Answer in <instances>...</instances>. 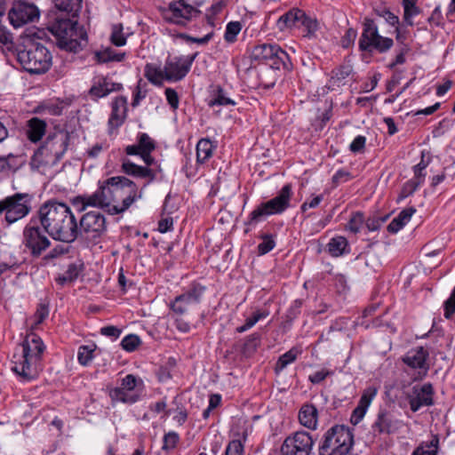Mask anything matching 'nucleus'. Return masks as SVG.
I'll list each match as a JSON object with an SVG mask.
<instances>
[{"label":"nucleus","instance_id":"nucleus-39","mask_svg":"<svg viewBox=\"0 0 455 455\" xmlns=\"http://www.w3.org/2000/svg\"><path fill=\"white\" fill-rule=\"evenodd\" d=\"M377 16L383 18L385 21L392 27L395 28L396 39L400 40L399 18L386 7L374 10Z\"/></svg>","mask_w":455,"mask_h":455},{"label":"nucleus","instance_id":"nucleus-10","mask_svg":"<svg viewBox=\"0 0 455 455\" xmlns=\"http://www.w3.org/2000/svg\"><path fill=\"white\" fill-rule=\"evenodd\" d=\"M394 45L392 38L382 36L374 20L364 18L358 47L361 52L385 53Z\"/></svg>","mask_w":455,"mask_h":455},{"label":"nucleus","instance_id":"nucleus-35","mask_svg":"<svg viewBox=\"0 0 455 455\" xmlns=\"http://www.w3.org/2000/svg\"><path fill=\"white\" fill-rule=\"evenodd\" d=\"M439 448V437L433 435L429 442L421 443L412 452L411 455H436Z\"/></svg>","mask_w":455,"mask_h":455},{"label":"nucleus","instance_id":"nucleus-25","mask_svg":"<svg viewBox=\"0 0 455 455\" xmlns=\"http://www.w3.org/2000/svg\"><path fill=\"white\" fill-rule=\"evenodd\" d=\"M122 170L127 175H131L135 178L148 179V182H151L156 179V172L153 169L137 165L129 159L123 160Z\"/></svg>","mask_w":455,"mask_h":455},{"label":"nucleus","instance_id":"nucleus-18","mask_svg":"<svg viewBox=\"0 0 455 455\" xmlns=\"http://www.w3.org/2000/svg\"><path fill=\"white\" fill-rule=\"evenodd\" d=\"M428 356V350L420 346L408 351L402 360L410 368L419 370L418 377L415 379H422L427 375L430 368L427 363Z\"/></svg>","mask_w":455,"mask_h":455},{"label":"nucleus","instance_id":"nucleus-51","mask_svg":"<svg viewBox=\"0 0 455 455\" xmlns=\"http://www.w3.org/2000/svg\"><path fill=\"white\" fill-rule=\"evenodd\" d=\"M138 144L141 153L152 152L156 149V142L147 133L139 134Z\"/></svg>","mask_w":455,"mask_h":455},{"label":"nucleus","instance_id":"nucleus-55","mask_svg":"<svg viewBox=\"0 0 455 455\" xmlns=\"http://www.w3.org/2000/svg\"><path fill=\"white\" fill-rule=\"evenodd\" d=\"M263 241L258 245V251L260 255H264L272 251L275 243L270 235H263Z\"/></svg>","mask_w":455,"mask_h":455},{"label":"nucleus","instance_id":"nucleus-57","mask_svg":"<svg viewBox=\"0 0 455 455\" xmlns=\"http://www.w3.org/2000/svg\"><path fill=\"white\" fill-rule=\"evenodd\" d=\"M444 317L450 319L455 314V286L450 298L444 302Z\"/></svg>","mask_w":455,"mask_h":455},{"label":"nucleus","instance_id":"nucleus-29","mask_svg":"<svg viewBox=\"0 0 455 455\" xmlns=\"http://www.w3.org/2000/svg\"><path fill=\"white\" fill-rule=\"evenodd\" d=\"M46 123L37 117H33L28 122L27 136L32 142L39 141L45 133Z\"/></svg>","mask_w":455,"mask_h":455},{"label":"nucleus","instance_id":"nucleus-49","mask_svg":"<svg viewBox=\"0 0 455 455\" xmlns=\"http://www.w3.org/2000/svg\"><path fill=\"white\" fill-rule=\"evenodd\" d=\"M122 24H116L112 27L110 41L114 45L123 46L126 44V37L124 36Z\"/></svg>","mask_w":455,"mask_h":455},{"label":"nucleus","instance_id":"nucleus-53","mask_svg":"<svg viewBox=\"0 0 455 455\" xmlns=\"http://www.w3.org/2000/svg\"><path fill=\"white\" fill-rule=\"evenodd\" d=\"M303 26L305 29L307 30V34L305 35L307 37H311L315 35V31L318 28V23L315 20H312L311 18L307 17L306 13L304 12V17L301 18L299 21V26Z\"/></svg>","mask_w":455,"mask_h":455},{"label":"nucleus","instance_id":"nucleus-26","mask_svg":"<svg viewBox=\"0 0 455 455\" xmlns=\"http://www.w3.org/2000/svg\"><path fill=\"white\" fill-rule=\"evenodd\" d=\"M109 397L113 403H123L125 404H133L140 401L141 397L140 391H126L125 389L114 387L109 390Z\"/></svg>","mask_w":455,"mask_h":455},{"label":"nucleus","instance_id":"nucleus-33","mask_svg":"<svg viewBox=\"0 0 455 455\" xmlns=\"http://www.w3.org/2000/svg\"><path fill=\"white\" fill-rule=\"evenodd\" d=\"M214 146L209 139H201L196 145V162L204 164L212 157Z\"/></svg>","mask_w":455,"mask_h":455},{"label":"nucleus","instance_id":"nucleus-38","mask_svg":"<svg viewBox=\"0 0 455 455\" xmlns=\"http://www.w3.org/2000/svg\"><path fill=\"white\" fill-rule=\"evenodd\" d=\"M108 85V79L106 77H98L94 79L92 87L89 90V95L93 100H98L100 98L106 97V86Z\"/></svg>","mask_w":455,"mask_h":455},{"label":"nucleus","instance_id":"nucleus-45","mask_svg":"<svg viewBox=\"0 0 455 455\" xmlns=\"http://www.w3.org/2000/svg\"><path fill=\"white\" fill-rule=\"evenodd\" d=\"M352 72V68L349 65H343L332 70L331 81L338 86L343 84L345 79Z\"/></svg>","mask_w":455,"mask_h":455},{"label":"nucleus","instance_id":"nucleus-9","mask_svg":"<svg viewBox=\"0 0 455 455\" xmlns=\"http://www.w3.org/2000/svg\"><path fill=\"white\" fill-rule=\"evenodd\" d=\"M292 187L285 184L276 196L259 204L249 215L247 225H256L266 217L274 214H282L291 206L292 197Z\"/></svg>","mask_w":455,"mask_h":455},{"label":"nucleus","instance_id":"nucleus-15","mask_svg":"<svg viewBox=\"0 0 455 455\" xmlns=\"http://www.w3.org/2000/svg\"><path fill=\"white\" fill-rule=\"evenodd\" d=\"M314 444L315 440L308 432L297 431L284 439L280 451L283 455H310Z\"/></svg>","mask_w":455,"mask_h":455},{"label":"nucleus","instance_id":"nucleus-34","mask_svg":"<svg viewBox=\"0 0 455 455\" xmlns=\"http://www.w3.org/2000/svg\"><path fill=\"white\" fill-rule=\"evenodd\" d=\"M144 75L147 79L155 85L160 86L163 84V80L165 79V69H162L154 64L148 63L145 66Z\"/></svg>","mask_w":455,"mask_h":455},{"label":"nucleus","instance_id":"nucleus-43","mask_svg":"<svg viewBox=\"0 0 455 455\" xmlns=\"http://www.w3.org/2000/svg\"><path fill=\"white\" fill-rule=\"evenodd\" d=\"M20 166L18 157L12 154L0 156V172H16Z\"/></svg>","mask_w":455,"mask_h":455},{"label":"nucleus","instance_id":"nucleus-46","mask_svg":"<svg viewBox=\"0 0 455 455\" xmlns=\"http://www.w3.org/2000/svg\"><path fill=\"white\" fill-rule=\"evenodd\" d=\"M421 184L422 180H418L414 179L406 181L401 189L397 201L403 200L406 197L411 196Z\"/></svg>","mask_w":455,"mask_h":455},{"label":"nucleus","instance_id":"nucleus-52","mask_svg":"<svg viewBox=\"0 0 455 455\" xmlns=\"http://www.w3.org/2000/svg\"><path fill=\"white\" fill-rule=\"evenodd\" d=\"M93 351L90 346H81L77 354L78 362L84 366L87 365L93 358Z\"/></svg>","mask_w":455,"mask_h":455},{"label":"nucleus","instance_id":"nucleus-31","mask_svg":"<svg viewBox=\"0 0 455 455\" xmlns=\"http://www.w3.org/2000/svg\"><path fill=\"white\" fill-rule=\"evenodd\" d=\"M125 57V52H116L111 47H106L94 52V59L100 64L111 61L121 62Z\"/></svg>","mask_w":455,"mask_h":455},{"label":"nucleus","instance_id":"nucleus-60","mask_svg":"<svg viewBox=\"0 0 455 455\" xmlns=\"http://www.w3.org/2000/svg\"><path fill=\"white\" fill-rule=\"evenodd\" d=\"M427 166V163L425 162L424 156L421 157L420 162L416 164L413 167V172H414V180H422V183L424 182V179L426 176V173L424 172L425 169Z\"/></svg>","mask_w":455,"mask_h":455},{"label":"nucleus","instance_id":"nucleus-16","mask_svg":"<svg viewBox=\"0 0 455 455\" xmlns=\"http://www.w3.org/2000/svg\"><path fill=\"white\" fill-rule=\"evenodd\" d=\"M204 291V286L200 283H192L188 291L177 296L174 300L171 302L170 307L175 315L182 316L188 313L193 306L200 303Z\"/></svg>","mask_w":455,"mask_h":455},{"label":"nucleus","instance_id":"nucleus-58","mask_svg":"<svg viewBox=\"0 0 455 455\" xmlns=\"http://www.w3.org/2000/svg\"><path fill=\"white\" fill-rule=\"evenodd\" d=\"M48 315H49L48 305H46L44 303H40L37 307V309H36L35 315H34L36 324H40L41 323H43L44 321V319L48 316Z\"/></svg>","mask_w":455,"mask_h":455},{"label":"nucleus","instance_id":"nucleus-2","mask_svg":"<svg viewBox=\"0 0 455 455\" xmlns=\"http://www.w3.org/2000/svg\"><path fill=\"white\" fill-rule=\"evenodd\" d=\"M32 217L52 239L68 243L76 239L77 222L66 204L53 200L46 201Z\"/></svg>","mask_w":455,"mask_h":455},{"label":"nucleus","instance_id":"nucleus-6","mask_svg":"<svg viewBox=\"0 0 455 455\" xmlns=\"http://www.w3.org/2000/svg\"><path fill=\"white\" fill-rule=\"evenodd\" d=\"M69 143L68 132L60 131L49 134L44 144L34 153L30 160L32 169L55 165L64 156Z\"/></svg>","mask_w":455,"mask_h":455},{"label":"nucleus","instance_id":"nucleus-22","mask_svg":"<svg viewBox=\"0 0 455 455\" xmlns=\"http://www.w3.org/2000/svg\"><path fill=\"white\" fill-rule=\"evenodd\" d=\"M377 393L378 388L373 386L368 387L363 390L359 403L354 409L350 418V422L353 425H357L363 419L368 407L370 406L373 398L376 396Z\"/></svg>","mask_w":455,"mask_h":455},{"label":"nucleus","instance_id":"nucleus-8","mask_svg":"<svg viewBox=\"0 0 455 455\" xmlns=\"http://www.w3.org/2000/svg\"><path fill=\"white\" fill-rule=\"evenodd\" d=\"M33 200V194L21 192L4 197L0 200V218L4 215L7 227L23 220L32 212Z\"/></svg>","mask_w":455,"mask_h":455},{"label":"nucleus","instance_id":"nucleus-40","mask_svg":"<svg viewBox=\"0 0 455 455\" xmlns=\"http://www.w3.org/2000/svg\"><path fill=\"white\" fill-rule=\"evenodd\" d=\"M299 354V351L296 347L291 348L289 351L282 355L275 365V371L276 374H279L288 364L293 363Z\"/></svg>","mask_w":455,"mask_h":455},{"label":"nucleus","instance_id":"nucleus-64","mask_svg":"<svg viewBox=\"0 0 455 455\" xmlns=\"http://www.w3.org/2000/svg\"><path fill=\"white\" fill-rule=\"evenodd\" d=\"M352 178V175L349 172L340 169L336 172V173L332 176V183L335 185H339V183L346 182Z\"/></svg>","mask_w":455,"mask_h":455},{"label":"nucleus","instance_id":"nucleus-27","mask_svg":"<svg viewBox=\"0 0 455 455\" xmlns=\"http://www.w3.org/2000/svg\"><path fill=\"white\" fill-rule=\"evenodd\" d=\"M303 17V11L291 9L278 19L277 27L281 31L291 27H299V21Z\"/></svg>","mask_w":455,"mask_h":455},{"label":"nucleus","instance_id":"nucleus-20","mask_svg":"<svg viewBox=\"0 0 455 455\" xmlns=\"http://www.w3.org/2000/svg\"><path fill=\"white\" fill-rule=\"evenodd\" d=\"M165 80L178 82L182 80L189 72L186 67L183 56H169L164 63Z\"/></svg>","mask_w":455,"mask_h":455},{"label":"nucleus","instance_id":"nucleus-13","mask_svg":"<svg viewBox=\"0 0 455 455\" xmlns=\"http://www.w3.org/2000/svg\"><path fill=\"white\" fill-rule=\"evenodd\" d=\"M107 231L106 219L98 211L84 213L77 224L76 237L80 235L84 239L98 243V239Z\"/></svg>","mask_w":455,"mask_h":455},{"label":"nucleus","instance_id":"nucleus-11","mask_svg":"<svg viewBox=\"0 0 455 455\" xmlns=\"http://www.w3.org/2000/svg\"><path fill=\"white\" fill-rule=\"evenodd\" d=\"M251 58L276 70L281 68L289 70L291 68L288 53L276 44H262L254 46Z\"/></svg>","mask_w":455,"mask_h":455},{"label":"nucleus","instance_id":"nucleus-28","mask_svg":"<svg viewBox=\"0 0 455 455\" xmlns=\"http://www.w3.org/2000/svg\"><path fill=\"white\" fill-rule=\"evenodd\" d=\"M55 7L61 12H65L64 17L77 18L82 9V0H53Z\"/></svg>","mask_w":455,"mask_h":455},{"label":"nucleus","instance_id":"nucleus-47","mask_svg":"<svg viewBox=\"0 0 455 455\" xmlns=\"http://www.w3.org/2000/svg\"><path fill=\"white\" fill-rule=\"evenodd\" d=\"M242 29V25L239 21H230L226 27L224 38L226 42L232 44L236 41V36Z\"/></svg>","mask_w":455,"mask_h":455},{"label":"nucleus","instance_id":"nucleus-30","mask_svg":"<svg viewBox=\"0 0 455 455\" xmlns=\"http://www.w3.org/2000/svg\"><path fill=\"white\" fill-rule=\"evenodd\" d=\"M416 212L414 207L403 209L400 213L392 220L387 226V231L392 234L397 233L401 230L411 220L412 215Z\"/></svg>","mask_w":455,"mask_h":455},{"label":"nucleus","instance_id":"nucleus-50","mask_svg":"<svg viewBox=\"0 0 455 455\" xmlns=\"http://www.w3.org/2000/svg\"><path fill=\"white\" fill-rule=\"evenodd\" d=\"M140 342L138 335L129 334L122 339L121 346L125 351L132 352L140 346Z\"/></svg>","mask_w":455,"mask_h":455},{"label":"nucleus","instance_id":"nucleus-56","mask_svg":"<svg viewBox=\"0 0 455 455\" xmlns=\"http://www.w3.org/2000/svg\"><path fill=\"white\" fill-rule=\"evenodd\" d=\"M180 440V436L176 432H169L164 436V444L162 449L164 451L172 450L176 447L178 442Z\"/></svg>","mask_w":455,"mask_h":455},{"label":"nucleus","instance_id":"nucleus-42","mask_svg":"<svg viewBox=\"0 0 455 455\" xmlns=\"http://www.w3.org/2000/svg\"><path fill=\"white\" fill-rule=\"evenodd\" d=\"M403 20L408 26H413L412 18L420 13L415 0H403Z\"/></svg>","mask_w":455,"mask_h":455},{"label":"nucleus","instance_id":"nucleus-17","mask_svg":"<svg viewBox=\"0 0 455 455\" xmlns=\"http://www.w3.org/2000/svg\"><path fill=\"white\" fill-rule=\"evenodd\" d=\"M198 13L199 11L195 7L186 4L184 0H179L170 3L169 8L164 12V18L168 22L185 26L192 17Z\"/></svg>","mask_w":455,"mask_h":455},{"label":"nucleus","instance_id":"nucleus-21","mask_svg":"<svg viewBox=\"0 0 455 455\" xmlns=\"http://www.w3.org/2000/svg\"><path fill=\"white\" fill-rule=\"evenodd\" d=\"M396 420L394 419L393 414L386 409H380L375 421L371 426L373 435H390L396 430Z\"/></svg>","mask_w":455,"mask_h":455},{"label":"nucleus","instance_id":"nucleus-12","mask_svg":"<svg viewBox=\"0 0 455 455\" xmlns=\"http://www.w3.org/2000/svg\"><path fill=\"white\" fill-rule=\"evenodd\" d=\"M47 235L40 223L31 216L23 228L22 243L32 257L41 256L51 246L52 242Z\"/></svg>","mask_w":455,"mask_h":455},{"label":"nucleus","instance_id":"nucleus-63","mask_svg":"<svg viewBox=\"0 0 455 455\" xmlns=\"http://www.w3.org/2000/svg\"><path fill=\"white\" fill-rule=\"evenodd\" d=\"M366 138L363 135L356 136L351 142L349 148L354 153L361 152L365 147Z\"/></svg>","mask_w":455,"mask_h":455},{"label":"nucleus","instance_id":"nucleus-41","mask_svg":"<svg viewBox=\"0 0 455 455\" xmlns=\"http://www.w3.org/2000/svg\"><path fill=\"white\" fill-rule=\"evenodd\" d=\"M144 387L143 380L133 374H128L121 380L119 388L125 389L126 391H142Z\"/></svg>","mask_w":455,"mask_h":455},{"label":"nucleus","instance_id":"nucleus-44","mask_svg":"<svg viewBox=\"0 0 455 455\" xmlns=\"http://www.w3.org/2000/svg\"><path fill=\"white\" fill-rule=\"evenodd\" d=\"M260 343V335L257 332L252 333L245 338L242 352L244 355H251L257 350Z\"/></svg>","mask_w":455,"mask_h":455},{"label":"nucleus","instance_id":"nucleus-4","mask_svg":"<svg viewBox=\"0 0 455 455\" xmlns=\"http://www.w3.org/2000/svg\"><path fill=\"white\" fill-rule=\"evenodd\" d=\"M44 345L39 336L31 333L27 335L22 343V355L14 361L12 371L22 380L35 379L39 373V361L44 351Z\"/></svg>","mask_w":455,"mask_h":455},{"label":"nucleus","instance_id":"nucleus-59","mask_svg":"<svg viewBox=\"0 0 455 455\" xmlns=\"http://www.w3.org/2000/svg\"><path fill=\"white\" fill-rule=\"evenodd\" d=\"M357 36V32L355 29L350 28L347 29L345 35L341 38V45L343 48H348L351 44H354Z\"/></svg>","mask_w":455,"mask_h":455},{"label":"nucleus","instance_id":"nucleus-48","mask_svg":"<svg viewBox=\"0 0 455 455\" xmlns=\"http://www.w3.org/2000/svg\"><path fill=\"white\" fill-rule=\"evenodd\" d=\"M364 222L363 213L361 212H356L352 215L350 220H348L346 228L352 233H358Z\"/></svg>","mask_w":455,"mask_h":455},{"label":"nucleus","instance_id":"nucleus-54","mask_svg":"<svg viewBox=\"0 0 455 455\" xmlns=\"http://www.w3.org/2000/svg\"><path fill=\"white\" fill-rule=\"evenodd\" d=\"M244 445L240 440H232L226 447L223 455H243Z\"/></svg>","mask_w":455,"mask_h":455},{"label":"nucleus","instance_id":"nucleus-23","mask_svg":"<svg viewBox=\"0 0 455 455\" xmlns=\"http://www.w3.org/2000/svg\"><path fill=\"white\" fill-rule=\"evenodd\" d=\"M127 100L125 97H116L112 103V112L108 119V125L112 129L120 127L126 117Z\"/></svg>","mask_w":455,"mask_h":455},{"label":"nucleus","instance_id":"nucleus-5","mask_svg":"<svg viewBox=\"0 0 455 455\" xmlns=\"http://www.w3.org/2000/svg\"><path fill=\"white\" fill-rule=\"evenodd\" d=\"M18 62L30 74H44L52 66V54L41 43L28 40L12 51Z\"/></svg>","mask_w":455,"mask_h":455},{"label":"nucleus","instance_id":"nucleus-14","mask_svg":"<svg viewBox=\"0 0 455 455\" xmlns=\"http://www.w3.org/2000/svg\"><path fill=\"white\" fill-rule=\"evenodd\" d=\"M9 4H12V7L8 12V20L14 28H20L39 19L40 12L34 4L10 0L6 2V6Z\"/></svg>","mask_w":455,"mask_h":455},{"label":"nucleus","instance_id":"nucleus-24","mask_svg":"<svg viewBox=\"0 0 455 455\" xmlns=\"http://www.w3.org/2000/svg\"><path fill=\"white\" fill-rule=\"evenodd\" d=\"M299 421L307 429L315 430L318 426V410L312 403L303 404L299 411Z\"/></svg>","mask_w":455,"mask_h":455},{"label":"nucleus","instance_id":"nucleus-32","mask_svg":"<svg viewBox=\"0 0 455 455\" xmlns=\"http://www.w3.org/2000/svg\"><path fill=\"white\" fill-rule=\"evenodd\" d=\"M327 251L332 257H339L348 252V243L344 236L332 237L327 244Z\"/></svg>","mask_w":455,"mask_h":455},{"label":"nucleus","instance_id":"nucleus-61","mask_svg":"<svg viewBox=\"0 0 455 455\" xmlns=\"http://www.w3.org/2000/svg\"><path fill=\"white\" fill-rule=\"evenodd\" d=\"M164 93L168 104L172 107V108L177 109L179 107L180 100L176 91L172 88H166Z\"/></svg>","mask_w":455,"mask_h":455},{"label":"nucleus","instance_id":"nucleus-62","mask_svg":"<svg viewBox=\"0 0 455 455\" xmlns=\"http://www.w3.org/2000/svg\"><path fill=\"white\" fill-rule=\"evenodd\" d=\"M332 371L328 370H321L309 375L308 380L313 384H319L323 381L328 376L331 375Z\"/></svg>","mask_w":455,"mask_h":455},{"label":"nucleus","instance_id":"nucleus-7","mask_svg":"<svg viewBox=\"0 0 455 455\" xmlns=\"http://www.w3.org/2000/svg\"><path fill=\"white\" fill-rule=\"evenodd\" d=\"M352 429L334 425L324 432L318 445L319 455H347L354 446Z\"/></svg>","mask_w":455,"mask_h":455},{"label":"nucleus","instance_id":"nucleus-3","mask_svg":"<svg viewBox=\"0 0 455 455\" xmlns=\"http://www.w3.org/2000/svg\"><path fill=\"white\" fill-rule=\"evenodd\" d=\"M75 19L64 17V13H61L49 22L47 28L56 38L59 48L76 53L87 46L88 36Z\"/></svg>","mask_w":455,"mask_h":455},{"label":"nucleus","instance_id":"nucleus-19","mask_svg":"<svg viewBox=\"0 0 455 455\" xmlns=\"http://www.w3.org/2000/svg\"><path fill=\"white\" fill-rule=\"evenodd\" d=\"M434 388L432 384L425 383L422 386H413L411 393L407 395L410 408L413 412L418 411L423 406L434 404Z\"/></svg>","mask_w":455,"mask_h":455},{"label":"nucleus","instance_id":"nucleus-36","mask_svg":"<svg viewBox=\"0 0 455 455\" xmlns=\"http://www.w3.org/2000/svg\"><path fill=\"white\" fill-rule=\"evenodd\" d=\"M83 264L79 263H71L68 266L67 270L64 274L59 276L56 281L58 283L63 285L66 283H72L76 280L83 271Z\"/></svg>","mask_w":455,"mask_h":455},{"label":"nucleus","instance_id":"nucleus-37","mask_svg":"<svg viewBox=\"0 0 455 455\" xmlns=\"http://www.w3.org/2000/svg\"><path fill=\"white\" fill-rule=\"evenodd\" d=\"M236 103L230 97L228 92L220 86H217L213 92L212 99L209 102L210 107L213 106H235Z\"/></svg>","mask_w":455,"mask_h":455},{"label":"nucleus","instance_id":"nucleus-1","mask_svg":"<svg viewBox=\"0 0 455 455\" xmlns=\"http://www.w3.org/2000/svg\"><path fill=\"white\" fill-rule=\"evenodd\" d=\"M141 196L142 193L138 191V187L133 181L124 176H115L99 181V187L92 194L75 196L71 203L79 212L92 207L116 215L125 212Z\"/></svg>","mask_w":455,"mask_h":455}]
</instances>
